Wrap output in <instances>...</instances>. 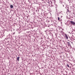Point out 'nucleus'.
I'll list each match as a JSON object with an SVG mask.
<instances>
[{"mask_svg":"<svg viewBox=\"0 0 75 75\" xmlns=\"http://www.w3.org/2000/svg\"><path fill=\"white\" fill-rule=\"evenodd\" d=\"M64 4H65V3H64Z\"/></svg>","mask_w":75,"mask_h":75,"instance_id":"nucleus-15","label":"nucleus"},{"mask_svg":"<svg viewBox=\"0 0 75 75\" xmlns=\"http://www.w3.org/2000/svg\"><path fill=\"white\" fill-rule=\"evenodd\" d=\"M60 19V18H59V17H58V21H59Z\"/></svg>","mask_w":75,"mask_h":75,"instance_id":"nucleus-8","label":"nucleus"},{"mask_svg":"<svg viewBox=\"0 0 75 75\" xmlns=\"http://www.w3.org/2000/svg\"><path fill=\"white\" fill-rule=\"evenodd\" d=\"M55 6H56V8H57V7H58V5H57V4H56L55 5Z\"/></svg>","mask_w":75,"mask_h":75,"instance_id":"nucleus-10","label":"nucleus"},{"mask_svg":"<svg viewBox=\"0 0 75 75\" xmlns=\"http://www.w3.org/2000/svg\"><path fill=\"white\" fill-rule=\"evenodd\" d=\"M63 7H64V5H63Z\"/></svg>","mask_w":75,"mask_h":75,"instance_id":"nucleus-13","label":"nucleus"},{"mask_svg":"<svg viewBox=\"0 0 75 75\" xmlns=\"http://www.w3.org/2000/svg\"><path fill=\"white\" fill-rule=\"evenodd\" d=\"M71 38L73 39V40H75V37L74 36V35H72V37H71Z\"/></svg>","mask_w":75,"mask_h":75,"instance_id":"nucleus-3","label":"nucleus"},{"mask_svg":"<svg viewBox=\"0 0 75 75\" xmlns=\"http://www.w3.org/2000/svg\"><path fill=\"white\" fill-rule=\"evenodd\" d=\"M46 0V1H47V0Z\"/></svg>","mask_w":75,"mask_h":75,"instance_id":"nucleus-17","label":"nucleus"},{"mask_svg":"<svg viewBox=\"0 0 75 75\" xmlns=\"http://www.w3.org/2000/svg\"><path fill=\"white\" fill-rule=\"evenodd\" d=\"M53 1H54L53 2L54 3H55V0H53Z\"/></svg>","mask_w":75,"mask_h":75,"instance_id":"nucleus-11","label":"nucleus"},{"mask_svg":"<svg viewBox=\"0 0 75 75\" xmlns=\"http://www.w3.org/2000/svg\"><path fill=\"white\" fill-rule=\"evenodd\" d=\"M50 2L51 3V4H52V1H50Z\"/></svg>","mask_w":75,"mask_h":75,"instance_id":"nucleus-12","label":"nucleus"},{"mask_svg":"<svg viewBox=\"0 0 75 75\" xmlns=\"http://www.w3.org/2000/svg\"><path fill=\"white\" fill-rule=\"evenodd\" d=\"M19 59H20V57H18L17 58V60L18 61H19Z\"/></svg>","mask_w":75,"mask_h":75,"instance_id":"nucleus-6","label":"nucleus"},{"mask_svg":"<svg viewBox=\"0 0 75 75\" xmlns=\"http://www.w3.org/2000/svg\"><path fill=\"white\" fill-rule=\"evenodd\" d=\"M67 44H68V46H69H69H70L71 47V44H70V43L69 42H67Z\"/></svg>","mask_w":75,"mask_h":75,"instance_id":"nucleus-4","label":"nucleus"},{"mask_svg":"<svg viewBox=\"0 0 75 75\" xmlns=\"http://www.w3.org/2000/svg\"><path fill=\"white\" fill-rule=\"evenodd\" d=\"M68 11H69V10H68Z\"/></svg>","mask_w":75,"mask_h":75,"instance_id":"nucleus-16","label":"nucleus"},{"mask_svg":"<svg viewBox=\"0 0 75 75\" xmlns=\"http://www.w3.org/2000/svg\"><path fill=\"white\" fill-rule=\"evenodd\" d=\"M62 16H61V17H62Z\"/></svg>","mask_w":75,"mask_h":75,"instance_id":"nucleus-18","label":"nucleus"},{"mask_svg":"<svg viewBox=\"0 0 75 75\" xmlns=\"http://www.w3.org/2000/svg\"><path fill=\"white\" fill-rule=\"evenodd\" d=\"M71 43H72V42Z\"/></svg>","mask_w":75,"mask_h":75,"instance_id":"nucleus-21","label":"nucleus"},{"mask_svg":"<svg viewBox=\"0 0 75 75\" xmlns=\"http://www.w3.org/2000/svg\"><path fill=\"white\" fill-rule=\"evenodd\" d=\"M70 23H71V24L73 25H75V23L73 21H71Z\"/></svg>","mask_w":75,"mask_h":75,"instance_id":"nucleus-1","label":"nucleus"},{"mask_svg":"<svg viewBox=\"0 0 75 75\" xmlns=\"http://www.w3.org/2000/svg\"><path fill=\"white\" fill-rule=\"evenodd\" d=\"M64 42V43H65V42Z\"/></svg>","mask_w":75,"mask_h":75,"instance_id":"nucleus-20","label":"nucleus"},{"mask_svg":"<svg viewBox=\"0 0 75 75\" xmlns=\"http://www.w3.org/2000/svg\"><path fill=\"white\" fill-rule=\"evenodd\" d=\"M10 8H13V6L12 5H11Z\"/></svg>","mask_w":75,"mask_h":75,"instance_id":"nucleus-5","label":"nucleus"},{"mask_svg":"<svg viewBox=\"0 0 75 75\" xmlns=\"http://www.w3.org/2000/svg\"><path fill=\"white\" fill-rule=\"evenodd\" d=\"M47 3L48 4H50V1L48 0H47Z\"/></svg>","mask_w":75,"mask_h":75,"instance_id":"nucleus-9","label":"nucleus"},{"mask_svg":"<svg viewBox=\"0 0 75 75\" xmlns=\"http://www.w3.org/2000/svg\"><path fill=\"white\" fill-rule=\"evenodd\" d=\"M64 35L67 40H68V36H67V34H65Z\"/></svg>","mask_w":75,"mask_h":75,"instance_id":"nucleus-2","label":"nucleus"},{"mask_svg":"<svg viewBox=\"0 0 75 75\" xmlns=\"http://www.w3.org/2000/svg\"><path fill=\"white\" fill-rule=\"evenodd\" d=\"M57 34H58L57 33Z\"/></svg>","mask_w":75,"mask_h":75,"instance_id":"nucleus-22","label":"nucleus"},{"mask_svg":"<svg viewBox=\"0 0 75 75\" xmlns=\"http://www.w3.org/2000/svg\"><path fill=\"white\" fill-rule=\"evenodd\" d=\"M67 67H68V68H69V65H68V64H67Z\"/></svg>","mask_w":75,"mask_h":75,"instance_id":"nucleus-7","label":"nucleus"},{"mask_svg":"<svg viewBox=\"0 0 75 75\" xmlns=\"http://www.w3.org/2000/svg\"><path fill=\"white\" fill-rule=\"evenodd\" d=\"M63 42H64V41H63Z\"/></svg>","mask_w":75,"mask_h":75,"instance_id":"nucleus-19","label":"nucleus"},{"mask_svg":"<svg viewBox=\"0 0 75 75\" xmlns=\"http://www.w3.org/2000/svg\"><path fill=\"white\" fill-rule=\"evenodd\" d=\"M61 12H62V11H61V12H60L59 13H61Z\"/></svg>","mask_w":75,"mask_h":75,"instance_id":"nucleus-14","label":"nucleus"}]
</instances>
